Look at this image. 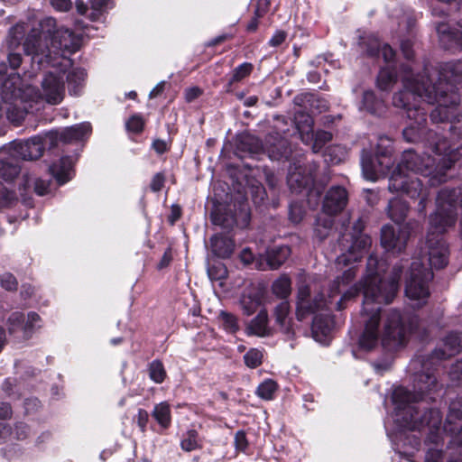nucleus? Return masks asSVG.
Instances as JSON below:
<instances>
[{"label":"nucleus","mask_w":462,"mask_h":462,"mask_svg":"<svg viewBox=\"0 0 462 462\" xmlns=\"http://www.w3.org/2000/svg\"><path fill=\"white\" fill-rule=\"evenodd\" d=\"M218 319L222 323L223 329L232 335L236 334L240 330L238 318L228 311L221 310Z\"/></svg>","instance_id":"nucleus-49"},{"label":"nucleus","mask_w":462,"mask_h":462,"mask_svg":"<svg viewBox=\"0 0 462 462\" xmlns=\"http://www.w3.org/2000/svg\"><path fill=\"white\" fill-rule=\"evenodd\" d=\"M87 78V72L82 68H75L69 71L66 79L69 86V91L75 96L79 95L80 89Z\"/></svg>","instance_id":"nucleus-45"},{"label":"nucleus","mask_w":462,"mask_h":462,"mask_svg":"<svg viewBox=\"0 0 462 462\" xmlns=\"http://www.w3.org/2000/svg\"><path fill=\"white\" fill-rule=\"evenodd\" d=\"M263 302V295L260 291L244 293L240 300L243 313L251 316L258 310Z\"/></svg>","instance_id":"nucleus-44"},{"label":"nucleus","mask_w":462,"mask_h":462,"mask_svg":"<svg viewBox=\"0 0 462 462\" xmlns=\"http://www.w3.org/2000/svg\"><path fill=\"white\" fill-rule=\"evenodd\" d=\"M146 120L140 113H135L130 116L125 121V130L128 133L139 135L144 131Z\"/></svg>","instance_id":"nucleus-51"},{"label":"nucleus","mask_w":462,"mask_h":462,"mask_svg":"<svg viewBox=\"0 0 462 462\" xmlns=\"http://www.w3.org/2000/svg\"><path fill=\"white\" fill-rule=\"evenodd\" d=\"M440 246L437 248H430L429 252L430 266L441 270L444 269L448 263L449 250L448 247L441 242H439Z\"/></svg>","instance_id":"nucleus-43"},{"label":"nucleus","mask_w":462,"mask_h":462,"mask_svg":"<svg viewBox=\"0 0 462 462\" xmlns=\"http://www.w3.org/2000/svg\"><path fill=\"white\" fill-rule=\"evenodd\" d=\"M420 95L414 94L405 86L393 95V104L404 110L406 116L412 121L402 130V136L408 143H418L424 139L434 138L430 143L432 152L438 155H449L452 148L447 137L427 128V109L420 104Z\"/></svg>","instance_id":"nucleus-3"},{"label":"nucleus","mask_w":462,"mask_h":462,"mask_svg":"<svg viewBox=\"0 0 462 462\" xmlns=\"http://www.w3.org/2000/svg\"><path fill=\"white\" fill-rule=\"evenodd\" d=\"M245 331L248 336L261 337L272 335L271 329L268 328V313L264 308L260 310L258 314L250 321Z\"/></svg>","instance_id":"nucleus-35"},{"label":"nucleus","mask_w":462,"mask_h":462,"mask_svg":"<svg viewBox=\"0 0 462 462\" xmlns=\"http://www.w3.org/2000/svg\"><path fill=\"white\" fill-rule=\"evenodd\" d=\"M407 344L406 326L400 310H390L385 318L382 336V346L389 352H395Z\"/></svg>","instance_id":"nucleus-9"},{"label":"nucleus","mask_w":462,"mask_h":462,"mask_svg":"<svg viewBox=\"0 0 462 462\" xmlns=\"http://www.w3.org/2000/svg\"><path fill=\"white\" fill-rule=\"evenodd\" d=\"M410 236L411 228L408 225L397 227L384 225L381 229V245L386 251L401 253L405 249Z\"/></svg>","instance_id":"nucleus-17"},{"label":"nucleus","mask_w":462,"mask_h":462,"mask_svg":"<svg viewBox=\"0 0 462 462\" xmlns=\"http://www.w3.org/2000/svg\"><path fill=\"white\" fill-rule=\"evenodd\" d=\"M454 191L440 189L436 199V211L430 216V224L438 233L446 232L447 227L452 226L457 221V212L454 208Z\"/></svg>","instance_id":"nucleus-11"},{"label":"nucleus","mask_w":462,"mask_h":462,"mask_svg":"<svg viewBox=\"0 0 462 462\" xmlns=\"http://www.w3.org/2000/svg\"><path fill=\"white\" fill-rule=\"evenodd\" d=\"M152 417L157 422V425L150 426L152 431L163 435L171 427V410L168 402H162L155 404L152 411Z\"/></svg>","instance_id":"nucleus-25"},{"label":"nucleus","mask_w":462,"mask_h":462,"mask_svg":"<svg viewBox=\"0 0 462 462\" xmlns=\"http://www.w3.org/2000/svg\"><path fill=\"white\" fill-rule=\"evenodd\" d=\"M402 69L412 76L410 66L403 65ZM405 85L414 94H420V106H422L423 98L428 104H438L430 115L433 123L449 122L451 124V121L457 116L456 111L460 103V97L457 93L448 94L447 91H439L437 85L433 84L428 77H421L420 79L412 77L407 78Z\"/></svg>","instance_id":"nucleus-5"},{"label":"nucleus","mask_w":462,"mask_h":462,"mask_svg":"<svg viewBox=\"0 0 462 462\" xmlns=\"http://www.w3.org/2000/svg\"><path fill=\"white\" fill-rule=\"evenodd\" d=\"M410 206L408 202L402 199H393L388 204V216L398 226H402L407 217Z\"/></svg>","instance_id":"nucleus-40"},{"label":"nucleus","mask_w":462,"mask_h":462,"mask_svg":"<svg viewBox=\"0 0 462 462\" xmlns=\"http://www.w3.org/2000/svg\"><path fill=\"white\" fill-rule=\"evenodd\" d=\"M45 149L49 150V143L44 135H35L27 140L14 142V150L15 153L24 161H35L41 158Z\"/></svg>","instance_id":"nucleus-19"},{"label":"nucleus","mask_w":462,"mask_h":462,"mask_svg":"<svg viewBox=\"0 0 462 462\" xmlns=\"http://www.w3.org/2000/svg\"><path fill=\"white\" fill-rule=\"evenodd\" d=\"M17 202L18 197L15 190L0 181V209L14 208Z\"/></svg>","instance_id":"nucleus-47"},{"label":"nucleus","mask_w":462,"mask_h":462,"mask_svg":"<svg viewBox=\"0 0 462 462\" xmlns=\"http://www.w3.org/2000/svg\"><path fill=\"white\" fill-rule=\"evenodd\" d=\"M23 79L19 73H8L7 64L0 63V97L5 103L15 102L22 95Z\"/></svg>","instance_id":"nucleus-18"},{"label":"nucleus","mask_w":462,"mask_h":462,"mask_svg":"<svg viewBox=\"0 0 462 462\" xmlns=\"http://www.w3.org/2000/svg\"><path fill=\"white\" fill-rule=\"evenodd\" d=\"M81 44V36L70 29L58 28L56 19L45 17L27 32L23 50L31 57L32 69L37 71L59 67L60 57L77 52Z\"/></svg>","instance_id":"nucleus-1"},{"label":"nucleus","mask_w":462,"mask_h":462,"mask_svg":"<svg viewBox=\"0 0 462 462\" xmlns=\"http://www.w3.org/2000/svg\"><path fill=\"white\" fill-rule=\"evenodd\" d=\"M250 193L252 200L256 207H260L264 204V201L267 199V192L263 185H253L250 188Z\"/></svg>","instance_id":"nucleus-59"},{"label":"nucleus","mask_w":462,"mask_h":462,"mask_svg":"<svg viewBox=\"0 0 462 462\" xmlns=\"http://www.w3.org/2000/svg\"><path fill=\"white\" fill-rule=\"evenodd\" d=\"M243 358L244 363L247 367L251 369H255L262 365L263 360V354L258 348H250L244 355Z\"/></svg>","instance_id":"nucleus-55"},{"label":"nucleus","mask_w":462,"mask_h":462,"mask_svg":"<svg viewBox=\"0 0 462 462\" xmlns=\"http://www.w3.org/2000/svg\"><path fill=\"white\" fill-rule=\"evenodd\" d=\"M438 388L439 383L435 375L429 373L418 374L414 382L416 402L434 401L433 394Z\"/></svg>","instance_id":"nucleus-23"},{"label":"nucleus","mask_w":462,"mask_h":462,"mask_svg":"<svg viewBox=\"0 0 462 462\" xmlns=\"http://www.w3.org/2000/svg\"><path fill=\"white\" fill-rule=\"evenodd\" d=\"M30 427L23 421L16 422L14 428L10 425L0 422V442L5 441L9 437L17 440H23L30 435Z\"/></svg>","instance_id":"nucleus-36"},{"label":"nucleus","mask_w":462,"mask_h":462,"mask_svg":"<svg viewBox=\"0 0 462 462\" xmlns=\"http://www.w3.org/2000/svg\"><path fill=\"white\" fill-rule=\"evenodd\" d=\"M334 318L328 314H317L311 324V332L315 340L325 341L334 328Z\"/></svg>","instance_id":"nucleus-29"},{"label":"nucleus","mask_w":462,"mask_h":462,"mask_svg":"<svg viewBox=\"0 0 462 462\" xmlns=\"http://www.w3.org/2000/svg\"><path fill=\"white\" fill-rule=\"evenodd\" d=\"M1 287L8 291H15L18 288V282L11 273H5L0 276Z\"/></svg>","instance_id":"nucleus-61"},{"label":"nucleus","mask_w":462,"mask_h":462,"mask_svg":"<svg viewBox=\"0 0 462 462\" xmlns=\"http://www.w3.org/2000/svg\"><path fill=\"white\" fill-rule=\"evenodd\" d=\"M288 185L292 192L300 193L307 188L309 179L302 176L300 172H291L287 178Z\"/></svg>","instance_id":"nucleus-54"},{"label":"nucleus","mask_w":462,"mask_h":462,"mask_svg":"<svg viewBox=\"0 0 462 462\" xmlns=\"http://www.w3.org/2000/svg\"><path fill=\"white\" fill-rule=\"evenodd\" d=\"M254 69V66L251 62L245 61L236 67L230 73V77L224 86L227 94L235 93L237 85L244 79L249 78Z\"/></svg>","instance_id":"nucleus-31"},{"label":"nucleus","mask_w":462,"mask_h":462,"mask_svg":"<svg viewBox=\"0 0 462 462\" xmlns=\"http://www.w3.org/2000/svg\"><path fill=\"white\" fill-rule=\"evenodd\" d=\"M411 395L410 392L402 391L401 393H396L393 396V402L399 403L396 408L395 423L402 429V431L399 433L400 443L398 445L402 450H400L399 453L401 456L407 457H413L415 452L420 449L421 444L420 436L411 433L414 430L401 427L397 421V413L401 412L405 407L413 406L419 411V416H420L425 411L430 409L428 407H421L420 404L411 403Z\"/></svg>","instance_id":"nucleus-8"},{"label":"nucleus","mask_w":462,"mask_h":462,"mask_svg":"<svg viewBox=\"0 0 462 462\" xmlns=\"http://www.w3.org/2000/svg\"><path fill=\"white\" fill-rule=\"evenodd\" d=\"M332 134L325 130H318L313 138L311 146L312 152L318 153L322 151L325 145L332 140Z\"/></svg>","instance_id":"nucleus-57"},{"label":"nucleus","mask_w":462,"mask_h":462,"mask_svg":"<svg viewBox=\"0 0 462 462\" xmlns=\"http://www.w3.org/2000/svg\"><path fill=\"white\" fill-rule=\"evenodd\" d=\"M294 104L310 110L311 113H322L328 109V101L317 93L304 92L294 97Z\"/></svg>","instance_id":"nucleus-27"},{"label":"nucleus","mask_w":462,"mask_h":462,"mask_svg":"<svg viewBox=\"0 0 462 462\" xmlns=\"http://www.w3.org/2000/svg\"><path fill=\"white\" fill-rule=\"evenodd\" d=\"M397 421L401 427L410 430L420 432L428 429L424 443L429 447L425 462H443L444 452L439 446H442L441 434L442 414L439 409H429L419 416V411L413 406L405 407L397 413Z\"/></svg>","instance_id":"nucleus-4"},{"label":"nucleus","mask_w":462,"mask_h":462,"mask_svg":"<svg viewBox=\"0 0 462 462\" xmlns=\"http://www.w3.org/2000/svg\"><path fill=\"white\" fill-rule=\"evenodd\" d=\"M369 305L363 303V314H369L368 319L365 321V328L358 339V346L361 350L372 351L379 341V325L381 321V307L368 308Z\"/></svg>","instance_id":"nucleus-14"},{"label":"nucleus","mask_w":462,"mask_h":462,"mask_svg":"<svg viewBox=\"0 0 462 462\" xmlns=\"http://www.w3.org/2000/svg\"><path fill=\"white\" fill-rule=\"evenodd\" d=\"M457 25L462 29V20L457 22ZM440 79H443L450 85L462 84V60L445 63L439 71Z\"/></svg>","instance_id":"nucleus-34"},{"label":"nucleus","mask_w":462,"mask_h":462,"mask_svg":"<svg viewBox=\"0 0 462 462\" xmlns=\"http://www.w3.org/2000/svg\"><path fill=\"white\" fill-rule=\"evenodd\" d=\"M325 305V299L323 294L315 296L312 300H304L303 302H297L296 317L299 321H302L309 315L314 314L319 310L322 309Z\"/></svg>","instance_id":"nucleus-37"},{"label":"nucleus","mask_w":462,"mask_h":462,"mask_svg":"<svg viewBox=\"0 0 462 462\" xmlns=\"http://www.w3.org/2000/svg\"><path fill=\"white\" fill-rule=\"evenodd\" d=\"M92 131L91 125L88 122L77 124L64 128L59 132L51 130L46 133V142L49 143V151L58 147L60 143L64 144L83 140Z\"/></svg>","instance_id":"nucleus-16"},{"label":"nucleus","mask_w":462,"mask_h":462,"mask_svg":"<svg viewBox=\"0 0 462 462\" xmlns=\"http://www.w3.org/2000/svg\"><path fill=\"white\" fill-rule=\"evenodd\" d=\"M27 26L25 23H16L8 32L6 45L8 50L7 63L9 68L14 71L23 62V54L28 56L23 50V43L27 36Z\"/></svg>","instance_id":"nucleus-15"},{"label":"nucleus","mask_w":462,"mask_h":462,"mask_svg":"<svg viewBox=\"0 0 462 462\" xmlns=\"http://www.w3.org/2000/svg\"><path fill=\"white\" fill-rule=\"evenodd\" d=\"M236 149L239 152L249 153L251 157L262 153L264 147L261 140L251 134L240 135L237 139Z\"/></svg>","instance_id":"nucleus-38"},{"label":"nucleus","mask_w":462,"mask_h":462,"mask_svg":"<svg viewBox=\"0 0 462 462\" xmlns=\"http://www.w3.org/2000/svg\"><path fill=\"white\" fill-rule=\"evenodd\" d=\"M5 104L7 105L5 111L7 119L15 125H21L25 116V110L18 106L14 102Z\"/></svg>","instance_id":"nucleus-56"},{"label":"nucleus","mask_w":462,"mask_h":462,"mask_svg":"<svg viewBox=\"0 0 462 462\" xmlns=\"http://www.w3.org/2000/svg\"><path fill=\"white\" fill-rule=\"evenodd\" d=\"M72 168V159L70 156L66 155L62 156L58 162L52 163L49 170L57 183L61 186L71 180Z\"/></svg>","instance_id":"nucleus-32"},{"label":"nucleus","mask_w":462,"mask_h":462,"mask_svg":"<svg viewBox=\"0 0 462 462\" xmlns=\"http://www.w3.org/2000/svg\"><path fill=\"white\" fill-rule=\"evenodd\" d=\"M289 312L290 305L287 301H282L275 307V321L280 327H283L285 325Z\"/></svg>","instance_id":"nucleus-60"},{"label":"nucleus","mask_w":462,"mask_h":462,"mask_svg":"<svg viewBox=\"0 0 462 462\" xmlns=\"http://www.w3.org/2000/svg\"><path fill=\"white\" fill-rule=\"evenodd\" d=\"M359 109L365 110L370 115L381 116L385 113L386 106L374 90L368 89L363 92Z\"/></svg>","instance_id":"nucleus-30"},{"label":"nucleus","mask_w":462,"mask_h":462,"mask_svg":"<svg viewBox=\"0 0 462 462\" xmlns=\"http://www.w3.org/2000/svg\"><path fill=\"white\" fill-rule=\"evenodd\" d=\"M378 259L369 255L366 263V274L363 279L364 304H389L393 302L400 289V281L403 266L396 263L393 266L388 279H383L377 270Z\"/></svg>","instance_id":"nucleus-6"},{"label":"nucleus","mask_w":462,"mask_h":462,"mask_svg":"<svg viewBox=\"0 0 462 462\" xmlns=\"http://www.w3.org/2000/svg\"><path fill=\"white\" fill-rule=\"evenodd\" d=\"M291 251L287 245L273 246L266 251V263L271 270L281 267L290 256Z\"/></svg>","instance_id":"nucleus-39"},{"label":"nucleus","mask_w":462,"mask_h":462,"mask_svg":"<svg viewBox=\"0 0 462 462\" xmlns=\"http://www.w3.org/2000/svg\"><path fill=\"white\" fill-rule=\"evenodd\" d=\"M443 430L451 437L448 448H456L459 456L450 457L447 462H462V405L459 401L451 402Z\"/></svg>","instance_id":"nucleus-13"},{"label":"nucleus","mask_w":462,"mask_h":462,"mask_svg":"<svg viewBox=\"0 0 462 462\" xmlns=\"http://www.w3.org/2000/svg\"><path fill=\"white\" fill-rule=\"evenodd\" d=\"M347 202V190L342 186H332L323 199L322 210L328 216H337L345 209Z\"/></svg>","instance_id":"nucleus-21"},{"label":"nucleus","mask_w":462,"mask_h":462,"mask_svg":"<svg viewBox=\"0 0 462 462\" xmlns=\"http://www.w3.org/2000/svg\"><path fill=\"white\" fill-rule=\"evenodd\" d=\"M180 448L183 451L191 452L202 448L199 442V432L192 429L189 430L180 440Z\"/></svg>","instance_id":"nucleus-50"},{"label":"nucleus","mask_w":462,"mask_h":462,"mask_svg":"<svg viewBox=\"0 0 462 462\" xmlns=\"http://www.w3.org/2000/svg\"><path fill=\"white\" fill-rule=\"evenodd\" d=\"M357 51L361 58L370 59L373 60H379L382 55L385 63L389 64L395 60L396 51L381 38L373 32H364L357 38Z\"/></svg>","instance_id":"nucleus-10"},{"label":"nucleus","mask_w":462,"mask_h":462,"mask_svg":"<svg viewBox=\"0 0 462 462\" xmlns=\"http://www.w3.org/2000/svg\"><path fill=\"white\" fill-rule=\"evenodd\" d=\"M435 160L430 156H420L409 149L402 152L400 162L393 171L388 189L392 193H401L411 199H419V212L423 213L429 199V192L422 181L414 174L430 177V186H438L447 181V174L435 172Z\"/></svg>","instance_id":"nucleus-2"},{"label":"nucleus","mask_w":462,"mask_h":462,"mask_svg":"<svg viewBox=\"0 0 462 462\" xmlns=\"http://www.w3.org/2000/svg\"><path fill=\"white\" fill-rule=\"evenodd\" d=\"M210 220L213 225L226 230L232 229L236 224V214L229 206L220 203L213 207L210 212Z\"/></svg>","instance_id":"nucleus-28"},{"label":"nucleus","mask_w":462,"mask_h":462,"mask_svg":"<svg viewBox=\"0 0 462 462\" xmlns=\"http://www.w3.org/2000/svg\"><path fill=\"white\" fill-rule=\"evenodd\" d=\"M291 284L290 278L282 276L273 283V293L280 299H286L291 293Z\"/></svg>","instance_id":"nucleus-53"},{"label":"nucleus","mask_w":462,"mask_h":462,"mask_svg":"<svg viewBox=\"0 0 462 462\" xmlns=\"http://www.w3.org/2000/svg\"><path fill=\"white\" fill-rule=\"evenodd\" d=\"M439 3L431 4V13L435 16L448 17L452 12L457 11V0H437Z\"/></svg>","instance_id":"nucleus-46"},{"label":"nucleus","mask_w":462,"mask_h":462,"mask_svg":"<svg viewBox=\"0 0 462 462\" xmlns=\"http://www.w3.org/2000/svg\"><path fill=\"white\" fill-rule=\"evenodd\" d=\"M450 137L457 140L462 139V115H457L449 125Z\"/></svg>","instance_id":"nucleus-64"},{"label":"nucleus","mask_w":462,"mask_h":462,"mask_svg":"<svg viewBox=\"0 0 462 462\" xmlns=\"http://www.w3.org/2000/svg\"><path fill=\"white\" fill-rule=\"evenodd\" d=\"M21 166L15 158L0 160V181L13 182L20 174Z\"/></svg>","instance_id":"nucleus-41"},{"label":"nucleus","mask_w":462,"mask_h":462,"mask_svg":"<svg viewBox=\"0 0 462 462\" xmlns=\"http://www.w3.org/2000/svg\"><path fill=\"white\" fill-rule=\"evenodd\" d=\"M393 152V141L387 136L379 137L374 155L364 150L361 158L364 178L367 180L375 181L388 174L394 163Z\"/></svg>","instance_id":"nucleus-7"},{"label":"nucleus","mask_w":462,"mask_h":462,"mask_svg":"<svg viewBox=\"0 0 462 462\" xmlns=\"http://www.w3.org/2000/svg\"><path fill=\"white\" fill-rule=\"evenodd\" d=\"M439 43L443 49L452 53L462 51V32L451 28L446 23H439L436 26Z\"/></svg>","instance_id":"nucleus-22"},{"label":"nucleus","mask_w":462,"mask_h":462,"mask_svg":"<svg viewBox=\"0 0 462 462\" xmlns=\"http://www.w3.org/2000/svg\"><path fill=\"white\" fill-rule=\"evenodd\" d=\"M444 348H436L432 351V358L445 360L450 358L462 350V337L459 333L451 331L443 338Z\"/></svg>","instance_id":"nucleus-26"},{"label":"nucleus","mask_w":462,"mask_h":462,"mask_svg":"<svg viewBox=\"0 0 462 462\" xmlns=\"http://www.w3.org/2000/svg\"><path fill=\"white\" fill-rule=\"evenodd\" d=\"M42 94L49 104L58 105L64 97L65 83L64 72H48L45 74L42 82Z\"/></svg>","instance_id":"nucleus-20"},{"label":"nucleus","mask_w":462,"mask_h":462,"mask_svg":"<svg viewBox=\"0 0 462 462\" xmlns=\"http://www.w3.org/2000/svg\"><path fill=\"white\" fill-rule=\"evenodd\" d=\"M278 388L279 385L277 382L268 378L258 385L255 393L259 398L265 401H271L275 398V393L278 391Z\"/></svg>","instance_id":"nucleus-48"},{"label":"nucleus","mask_w":462,"mask_h":462,"mask_svg":"<svg viewBox=\"0 0 462 462\" xmlns=\"http://www.w3.org/2000/svg\"><path fill=\"white\" fill-rule=\"evenodd\" d=\"M263 152H266L272 161L287 162L291 156L292 148L288 139L270 136Z\"/></svg>","instance_id":"nucleus-24"},{"label":"nucleus","mask_w":462,"mask_h":462,"mask_svg":"<svg viewBox=\"0 0 462 462\" xmlns=\"http://www.w3.org/2000/svg\"><path fill=\"white\" fill-rule=\"evenodd\" d=\"M433 279L432 271L422 263H411L405 282V295L411 300L427 299L430 296L429 283Z\"/></svg>","instance_id":"nucleus-12"},{"label":"nucleus","mask_w":462,"mask_h":462,"mask_svg":"<svg viewBox=\"0 0 462 462\" xmlns=\"http://www.w3.org/2000/svg\"><path fill=\"white\" fill-rule=\"evenodd\" d=\"M165 181H166V176H165L164 172L160 171V172L155 173L152 176V180L150 182L149 187H150L151 191H152L154 193L160 192L163 189Z\"/></svg>","instance_id":"nucleus-63"},{"label":"nucleus","mask_w":462,"mask_h":462,"mask_svg":"<svg viewBox=\"0 0 462 462\" xmlns=\"http://www.w3.org/2000/svg\"><path fill=\"white\" fill-rule=\"evenodd\" d=\"M210 246L214 255L227 259L234 252L235 241L222 234H216L210 238Z\"/></svg>","instance_id":"nucleus-33"},{"label":"nucleus","mask_w":462,"mask_h":462,"mask_svg":"<svg viewBox=\"0 0 462 462\" xmlns=\"http://www.w3.org/2000/svg\"><path fill=\"white\" fill-rule=\"evenodd\" d=\"M398 75L395 67L385 66L380 69L376 77V86L380 90L386 91L397 82Z\"/></svg>","instance_id":"nucleus-42"},{"label":"nucleus","mask_w":462,"mask_h":462,"mask_svg":"<svg viewBox=\"0 0 462 462\" xmlns=\"http://www.w3.org/2000/svg\"><path fill=\"white\" fill-rule=\"evenodd\" d=\"M234 447L238 452H246L249 447V442L245 430H240L236 432L234 438Z\"/></svg>","instance_id":"nucleus-62"},{"label":"nucleus","mask_w":462,"mask_h":462,"mask_svg":"<svg viewBox=\"0 0 462 462\" xmlns=\"http://www.w3.org/2000/svg\"><path fill=\"white\" fill-rule=\"evenodd\" d=\"M7 324L10 334H14L19 330L24 332V314L22 312L12 313L8 318Z\"/></svg>","instance_id":"nucleus-58"},{"label":"nucleus","mask_w":462,"mask_h":462,"mask_svg":"<svg viewBox=\"0 0 462 462\" xmlns=\"http://www.w3.org/2000/svg\"><path fill=\"white\" fill-rule=\"evenodd\" d=\"M148 374L150 379L155 383H163L167 376L163 363L159 359H155L148 365Z\"/></svg>","instance_id":"nucleus-52"}]
</instances>
